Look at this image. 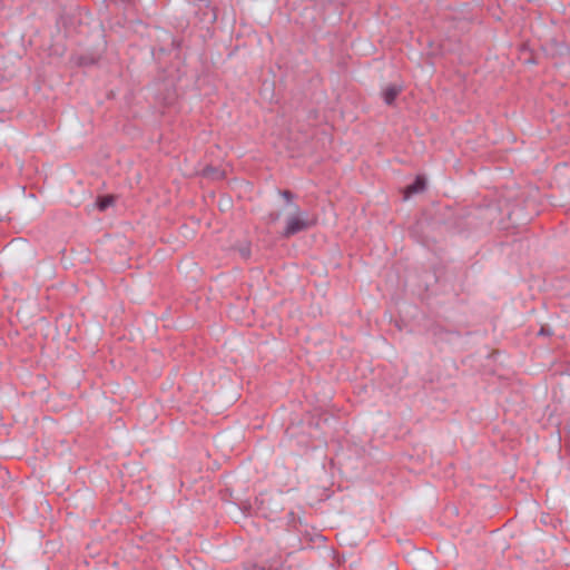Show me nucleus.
I'll use <instances>...</instances> for the list:
<instances>
[{"label":"nucleus","mask_w":570,"mask_h":570,"mask_svg":"<svg viewBox=\"0 0 570 570\" xmlns=\"http://www.w3.org/2000/svg\"><path fill=\"white\" fill-rule=\"evenodd\" d=\"M112 204H114V197H111V196H106V197L99 198L97 200V207L101 212L109 208Z\"/></svg>","instance_id":"20e7f679"},{"label":"nucleus","mask_w":570,"mask_h":570,"mask_svg":"<svg viewBox=\"0 0 570 570\" xmlns=\"http://www.w3.org/2000/svg\"><path fill=\"white\" fill-rule=\"evenodd\" d=\"M242 254H243L244 256H248V255H249V250H248V249L243 250V252H242Z\"/></svg>","instance_id":"0eeeda50"},{"label":"nucleus","mask_w":570,"mask_h":570,"mask_svg":"<svg viewBox=\"0 0 570 570\" xmlns=\"http://www.w3.org/2000/svg\"><path fill=\"white\" fill-rule=\"evenodd\" d=\"M281 195L286 199L287 204L292 207V199L294 198V195L289 190H283L281 191Z\"/></svg>","instance_id":"39448f33"},{"label":"nucleus","mask_w":570,"mask_h":570,"mask_svg":"<svg viewBox=\"0 0 570 570\" xmlns=\"http://www.w3.org/2000/svg\"><path fill=\"white\" fill-rule=\"evenodd\" d=\"M402 87L399 85H390L382 91L383 100L386 105H392L399 94L401 92Z\"/></svg>","instance_id":"f03ea898"},{"label":"nucleus","mask_w":570,"mask_h":570,"mask_svg":"<svg viewBox=\"0 0 570 570\" xmlns=\"http://www.w3.org/2000/svg\"><path fill=\"white\" fill-rule=\"evenodd\" d=\"M540 334H542V335L546 334L544 328H541Z\"/></svg>","instance_id":"6e6552de"},{"label":"nucleus","mask_w":570,"mask_h":570,"mask_svg":"<svg viewBox=\"0 0 570 570\" xmlns=\"http://www.w3.org/2000/svg\"><path fill=\"white\" fill-rule=\"evenodd\" d=\"M412 558H415V559H419V558H425V559H430L431 556L429 553H425V552H416L412 556Z\"/></svg>","instance_id":"423d86ee"},{"label":"nucleus","mask_w":570,"mask_h":570,"mask_svg":"<svg viewBox=\"0 0 570 570\" xmlns=\"http://www.w3.org/2000/svg\"><path fill=\"white\" fill-rule=\"evenodd\" d=\"M292 214L285 220V228L283 230L284 237H291L303 230L308 229L315 223L309 216L308 212L302 210L296 204L292 205Z\"/></svg>","instance_id":"f257e3e1"},{"label":"nucleus","mask_w":570,"mask_h":570,"mask_svg":"<svg viewBox=\"0 0 570 570\" xmlns=\"http://www.w3.org/2000/svg\"><path fill=\"white\" fill-rule=\"evenodd\" d=\"M425 189V179L423 177L417 176L416 179L407 186L406 188V197L409 195L419 194Z\"/></svg>","instance_id":"7ed1b4c3"}]
</instances>
